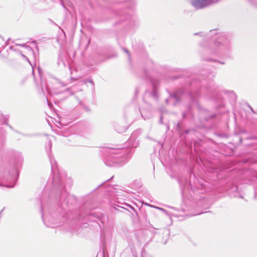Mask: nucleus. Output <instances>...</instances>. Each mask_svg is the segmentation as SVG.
<instances>
[{
    "mask_svg": "<svg viewBox=\"0 0 257 257\" xmlns=\"http://www.w3.org/2000/svg\"><path fill=\"white\" fill-rule=\"evenodd\" d=\"M208 0H195L194 5L196 7L202 8L207 5Z\"/></svg>",
    "mask_w": 257,
    "mask_h": 257,
    "instance_id": "1",
    "label": "nucleus"
}]
</instances>
